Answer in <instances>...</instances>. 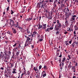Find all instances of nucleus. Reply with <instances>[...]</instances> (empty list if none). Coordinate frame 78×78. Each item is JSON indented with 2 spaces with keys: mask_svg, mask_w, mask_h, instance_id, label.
Instances as JSON below:
<instances>
[{
  "mask_svg": "<svg viewBox=\"0 0 78 78\" xmlns=\"http://www.w3.org/2000/svg\"><path fill=\"white\" fill-rule=\"evenodd\" d=\"M57 22V20H55L53 21V23L55 24L56 23V22Z\"/></svg>",
  "mask_w": 78,
  "mask_h": 78,
  "instance_id": "41",
  "label": "nucleus"
},
{
  "mask_svg": "<svg viewBox=\"0 0 78 78\" xmlns=\"http://www.w3.org/2000/svg\"><path fill=\"white\" fill-rule=\"evenodd\" d=\"M74 46H75V44H72V47L73 48H74Z\"/></svg>",
  "mask_w": 78,
  "mask_h": 78,
  "instance_id": "32",
  "label": "nucleus"
},
{
  "mask_svg": "<svg viewBox=\"0 0 78 78\" xmlns=\"http://www.w3.org/2000/svg\"><path fill=\"white\" fill-rule=\"evenodd\" d=\"M66 12H69V9H68V8L67 9V8H65V11H66Z\"/></svg>",
  "mask_w": 78,
  "mask_h": 78,
  "instance_id": "18",
  "label": "nucleus"
},
{
  "mask_svg": "<svg viewBox=\"0 0 78 78\" xmlns=\"http://www.w3.org/2000/svg\"><path fill=\"white\" fill-rule=\"evenodd\" d=\"M42 27H43L40 24H39V26L38 27V29H41V28H42Z\"/></svg>",
  "mask_w": 78,
  "mask_h": 78,
  "instance_id": "19",
  "label": "nucleus"
},
{
  "mask_svg": "<svg viewBox=\"0 0 78 78\" xmlns=\"http://www.w3.org/2000/svg\"><path fill=\"white\" fill-rule=\"evenodd\" d=\"M78 66L77 63L76 62V63L75 64V66Z\"/></svg>",
  "mask_w": 78,
  "mask_h": 78,
  "instance_id": "57",
  "label": "nucleus"
},
{
  "mask_svg": "<svg viewBox=\"0 0 78 78\" xmlns=\"http://www.w3.org/2000/svg\"><path fill=\"white\" fill-rule=\"evenodd\" d=\"M37 34V32L36 31H34L33 32V34H34V35H35Z\"/></svg>",
  "mask_w": 78,
  "mask_h": 78,
  "instance_id": "27",
  "label": "nucleus"
},
{
  "mask_svg": "<svg viewBox=\"0 0 78 78\" xmlns=\"http://www.w3.org/2000/svg\"><path fill=\"white\" fill-rule=\"evenodd\" d=\"M17 46V43L14 44V45H13V47H16Z\"/></svg>",
  "mask_w": 78,
  "mask_h": 78,
  "instance_id": "36",
  "label": "nucleus"
},
{
  "mask_svg": "<svg viewBox=\"0 0 78 78\" xmlns=\"http://www.w3.org/2000/svg\"><path fill=\"white\" fill-rule=\"evenodd\" d=\"M53 0H49V2L51 3V2H53Z\"/></svg>",
  "mask_w": 78,
  "mask_h": 78,
  "instance_id": "42",
  "label": "nucleus"
},
{
  "mask_svg": "<svg viewBox=\"0 0 78 78\" xmlns=\"http://www.w3.org/2000/svg\"><path fill=\"white\" fill-rule=\"evenodd\" d=\"M64 62H62V66H64Z\"/></svg>",
  "mask_w": 78,
  "mask_h": 78,
  "instance_id": "56",
  "label": "nucleus"
},
{
  "mask_svg": "<svg viewBox=\"0 0 78 78\" xmlns=\"http://www.w3.org/2000/svg\"><path fill=\"white\" fill-rule=\"evenodd\" d=\"M65 20H65L66 21H65V23L66 24L67 23V22H68V21L66 19V18H65Z\"/></svg>",
  "mask_w": 78,
  "mask_h": 78,
  "instance_id": "38",
  "label": "nucleus"
},
{
  "mask_svg": "<svg viewBox=\"0 0 78 78\" xmlns=\"http://www.w3.org/2000/svg\"><path fill=\"white\" fill-rule=\"evenodd\" d=\"M43 40L41 38L40 39H39V41L41 42Z\"/></svg>",
  "mask_w": 78,
  "mask_h": 78,
  "instance_id": "33",
  "label": "nucleus"
},
{
  "mask_svg": "<svg viewBox=\"0 0 78 78\" xmlns=\"http://www.w3.org/2000/svg\"><path fill=\"white\" fill-rule=\"evenodd\" d=\"M13 20H16V18L15 17H13Z\"/></svg>",
  "mask_w": 78,
  "mask_h": 78,
  "instance_id": "58",
  "label": "nucleus"
},
{
  "mask_svg": "<svg viewBox=\"0 0 78 78\" xmlns=\"http://www.w3.org/2000/svg\"><path fill=\"white\" fill-rule=\"evenodd\" d=\"M7 33H8V34H9V35L11 34V33H10V32L9 31H8Z\"/></svg>",
  "mask_w": 78,
  "mask_h": 78,
  "instance_id": "55",
  "label": "nucleus"
},
{
  "mask_svg": "<svg viewBox=\"0 0 78 78\" xmlns=\"http://www.w3.org/2000/svg\"><path fill=\"white\" fill-rule=\"evenodd\" d=\"M47 76V74L46 73H45L44 74H43V77H45V76Z\"/></svg>",
  "mask_w": 78,
  "mask_h": 78,
  "instance_id": "39",
  "label": "nucleus"
},
{
  "mask_svg": "<svg viewBox=\"0 0 78 78\" xmlns=\"http://www.w3.org/2000/svg\"><path fill=\"white\" fill-rule=\"evenodd\" d=\"M44 69H46L47 68V67L46 66H44Z\"/></svg>",
  "mask_w": 78,
  "mask_h": 78,
  "instance_id": "62",
  "label": "nucleus"
},
{
  "mask_svg": "<svg viewBox=\"0 0 78 78\" xmlns=\"http://www.w3.org/2000/svg\"><path fill=\"white\" fill-rule=\"evenodd\" d=\"M53 29V27H51L50 28H49V29H50V30H52Z\"/></svg>",
  "mask_w": 78,
  "mask_h": 78,
  "instance_id": "34",
  "label": "nucleus"
},
{
  "mask_svg": "<svg viewBox=\"0 0 78 78\" xmlns=\"http://www.w3.org/2000/svg\"><path fill=\"white\" fill-rule=\"evenodd\" d=\"M26 7L25 6L23 7V10L21 11V12L22 13L24 12H25V10L26 9Z\"/></svg>",
  "mask_w": 78,
  "mask_h": 78,
  "instance_id": "9",
  "label": "nucleus"
},
{
  "mask_svg": "<svg viewBox=\"0 0 78 78\" xmlns=\"http://www.w3.org/2000/svg\"><path fill=\"white\" fill-rule=\"evenodd\" d=\"M71 28H69V30H68V31H69L70 32L73 31V29H70Z\"/></svg>",
  "mask_w": 78,
  "mask_h": 78,
  "instance_id": "20",
  "label": "nucleus"
},
{
  "mask_svg": "<svg viewBox=\"0 0 78 78\" xmlns=\"http://www.w3.org/2000/svg\"><path fill=\"white\" fill-rule=\"evenodd\" d=\"M46 26H47V24H43V26L42 27V29H46L47 28V27H46Z\"/></svg>",
  "mask_w": 78,
  "mask_h": 78,
  "instance_id": "7",
  "label": "nucleus"
},
{
  "mask_svg": "<svg viewBox=\"0 0 78 78\" xmlns=\"http://www.w3.org/2000/svg\"><path fill=\"white\" fill-rule=\"evenodd\" d=\"M57 24H61V23H59V20H57Z\"/></svg>",
  "mask_w": 78,
  "mask_h": 78,
  "instance_id": "45",
  "label": "nucleus"
},
{
  "mask_svg": "<svg viewBox=\"0 0 78 78\" xmlns=\"http://www.w3.org/2000/svg\"><path fill=\"white\" fill-rule=\"evenodd\" d=\"M72 41H69V44H71V43H72Z\"/></svg>",
  "mask_w": 78,
  "mask_h": 78,
  "instance_id": "50",
  "label": "nucleus"
},
{
  "mask_svg": "<svg viewBox=\"0 0 78 78\" xmlns=\"http://www.w3.org/2000/svg\"><path fill=\"white\" fill-rule=\"evenodd\" d=\"M19 22H17V23H16V24L15 25L14 24V25H15V27H18V25H19Z\"/></svg>",
  "mask_w": 78,
  "mask_h": 78,
  "instance_id": "15",
  "label": "nucleus"
},
{
  "mask_svg": "<svg viewBox=\"0 0 78 78\" xmlns=\"http://www.w3.org/2000/svg\"><path fill=\"white\" fill-rule=\"evenodd\" d=\"M16 69L14 68L13 69V71H12V73H13V74L17 73H16Z\"/></svg>",
  "mask_w": 78,
  "mask_h": 78,
  "instance_id": "11",
  "label": "nucleus"
},
{
  "mask_svg": "<svg viewBox=\"0 0 78 78\" xmlns=\"http://www.w3.org/2000/svg\"><path fill=\"white\" fill-rule=\"evenodd\" d=\"M55 34H56V35H59V31H56V32L55 33Z\"/></svg>",
  "mask_w": 78,
  "mask_h": 78,
  "instance_id": "24",
  "label": "nucleus"
},
{
  "mask_svg": "<svg viewBox=\"0 0 78 78\" xmlns=\"http://www.w3.org/2000/svg\"><path fill=\"white\" fill-rule=\"evenodd\" d=\"M9 7H8V8H6V10L7 11H9Z\"/></svg>",
  "mask_w": 78,
  "mask_h": 78,
  "instance_id": "43",
  "label": "nucleus"
},
{
  "mask_svg": "<svg viewBox=\"0 0 78 78\" xmlns=\"http://www.w3.org/2000/svg\"><path fill=\"white\" fill-rule=\"evenodd\" d=\"M19 30H20L21 32H22L23 31V28H22L20 27H19Z\"/></svg>",
  "mask_w": 78,
  "mask_h": 78,
  "instance_id": "16",
  "label": "nucleus"
},
{
  "mask_svg": "<svg viewBox=\"0 0 78 78\" xmlns=\"http://www.w3.org/2000/svg\"><path fill=\"white\" fill-rule=\"evenodd\" d=\"M11 67L13 66V65L12 64H11Z\"/></svg>",
  "mask_w": 78,
  "mask_h": 78,
  "instance_id": "63",
  "label": "nucleus"
},
{
  "mask_svg": "<svg viewBox=\"0 0 78 78\" xmlns=\"http://www.w3.org/2000/svg\"><path fill=\"white\" fill-rule=\"evenodd\" d=\"M68 58H69L71 59V57H70V55H68Z\"/></svg>",
  "mask_w": 78,
  "mask_h": 78,
  "instance_id": "48",
  "label": "nucleus"
},
{
  "mask_svg": "<svg viewBox=\"0 0 78 78\" xmlns=\"http://www.w3.org/2000/svg\"><path fill=\"white\" fill-rule=\"evenodd\" d=\"M72 66H71V64H69V65H68V69H70V68H72Z\"/></svg>",
  "mask_w": 78,
  "mask_h": 78,
  "instance_id": "17",
  "label": "nucleus"
},
{
  "mask_svg": "<svg viewBox=\"0 0 78 78\" xmlns=\"http://www.w3.org/2000/svg\"><path fill=\"white\" fill-rule=\"evenodd\" d=\"M10 23H9V24L11 26V27L14 26V22L11 19L10 20Z\"/></svg>",
  "mask_w": 78,
  "mask_h": 78,
  "instance_id": "1",
  "label": "nucleus"
},
{
  "mask_svg": "<svg viewBox=\"0 0 78 78\" xmlns=\"http://www.w3.org/2000/svg\"><path fill=\"white\" fill-rule=\"evenodd\" d=\"M73 24H72L70 25V27H69V28H72L73 27Z\"/></svg>",
  "mask_w": 78,
  "mask_h": 78,
  "instance_id": "25",
  "label": "nucleus"
},
{
  "mask_svg": "<svg viewBox=\"0 0 78 78\" xmlns=\"http://www.w3.org/2000/svg\"><path fill=\"white\" fill-rule=\"evenodd\" d=\"M42 68V66H39V69H41Z\"/></svg>",
  "mask_w": 78,
  "mask_h": 78,
  "instance_id": "47",
  "label": "nucleus"
},
{
  "mask_svg": "<svg viewBox=\"0 0 78 78\" xmlns=\"http://www.w3.org/2000/svg\"><path fill=\"white\" fill-rule=\"evenodd\" d=\"M34 70L35 71H38V69H37V67H34Z\"/></svg>",
  "mask_w": 78,
  "mask_h": 78,
  "instance_id": "10",
  "label": "nucleus"
},
{
  "mask_svg": "<svg viewBox=\"0 0 78 78\" xmlns=\"http://www.w3.org/2000/svg\"><path fill=\"white\" fill-rule=\"evenodd\" d=\"M32 18H28V20H27V21L30 22V21L32 20Z\"/></svg>",
  "mask_w": 78,
  "mask_h": 78,
  "instance_id": "31",
  "label": "nucleus"
},
{
  "mask_svg": "<svg viewBox=\"0 0 78 78\" xmlns=\"http://www.w3.org/2000/svg\"><path fill=\"white\" fill-rule=\"evenodd\" d=\"M76 17V15H75L72 16V18H71V21H72L74 22L75 21V18Z\"/></svg>",
  "mask_w": 78,
  "mask_h": 78,
  "instance_id": "3",
  "label": "nucleus"
},
{
  "mask_svg": "<svg viewBox=\"0 0 78 78\" xmlns=\"http://www.w3.org/2000/svg\"><path fill=\"white\" fill-rule=\"evenodd\" d=\"M39 77H40V76L38 75V74H37V76H36V78H38Z\"/></svg>",
  "mask_w": 78,
  "mask_h": 78,
  "instance_id": "35",
  "label": "nucleus"
},
{
  "mask_svg": "<svg viewBox=\"0 0 78 78\" xmlns=\"http://www.w3.org/2000/svg\"><path fill=\"white\" fill-rule=\"evenodd\" d=\"M33 37H27V40L28 41H29L30 40L31 41H33Z\"/></svg>",
  "mask_w": 78,
  "mask_h": 78,
  "instance_id": "6",
  "label": "nucleus"
},
{
  "mask_svg": "<svg viewBox=\"0 0 78 78\" xmlns=\"http://www.w3.org/2000/svg\"><path fill=\"white\" fill-rule=\"evenodd\" d=\"M5 76L6 77H7V78L8 77V76L7 74H5Z\"/></svg>",
  "mask_w": 78,
  "mask_h": 78,
  "instance_id": "44",
  "label": "nucleus"
},
{
  "mask_svg": "<svg viewBox=\"0 0 78 78\" xmlns=\"http://www.w3.org/2000/svg\"><path fill=\"white\" fill-rule=\"evenodd\" d=\"M64 5H62V9H64Z\"/></svg>",
  "mask_w": 78,
  "mask_h": 78,
  "instance_id": "52",
  "label": "nucleus"
},
{
  "mask_svg": "<svg viewBox=\"0 0 78 78\" xmlns=\"http://www.w3.org/2000/svg\"><path fill=\"white\" fill-rule=\"evenodd\" d=\"M66 59V58L65 57H63V59H62V62H64L65 61Z\"/></svg>",
  "mask_w": 78,
  "mask_h": 78,
  "instance_id": "21",
  "label": "nucleus"
},
{
  "mask_svg": "<svg viewBox=\"0 0 78 78\" xmlns=\"http://www.w3.org/2000/svg\"><path fill=\"white\" fill-rule=\"evenodd\" d=\"M57 27H62L61 23L57 24Z\"/></svg>",
  "mask_w": 78,
  "mask_h": 78,
  "instance_id": "22",
  "label": "nucleus"
},
{
  "mask_svg": "<svg viewBox=\"0 0 78 78\" xmlns=\"http://www.w3.org/2000/svg\"><path fill=\"white\" fill-rule=\"evenodd\" d=\"M65 44H66V46H67L69 45V44L68 43H65Z\"/></svg>",
  "mask_w": 78,
  "mask_h": 78,
  "instance_id": "49",
  "label": "nucleus"
},
{
  "mask_svg": "<svg viewBox=\"0 0 78 78\" xmlns=\"http://www.w3.org/2000/svg\"><path fill=\"white\" fill-rule=\"evenodd\" d=\"M44 6L45 5H43V4H42V5H41V6L40 7L41 8H43L44 9Z\"/></svg>",
  "mask_w": 78,
  "mask_h": 78,
  "instance_id": "23",
  "label": "nucleus"
},
{
  "mask_svg": "<svg viewBox=\"0 0 78 78\" xmlns=\"http://www.w3.org/2000/svg\"><path fill=\"white\" fill-rule=\"evenodd\" d=\"M37 7L38 8H40L41 7V3H37Z\"/></svg>",
  "mask_w": 78,
  "mask_h": 78,
  "instance_id": "14",
  "label": "nucleus"
},
{
  "mask_svg": "<svg viewBox=\"0 0 78 78\" xmlns=\"http://www.w3.org/2000/svg\"><path fill=\"white\" fill-rule=\"evenodd\" d=\"M1 69L2 70H3L4 69V68H3L1 67Z\"/></svg>",
  "mask_w": 78,
  "mask_h": 78,
  "instance_id": "59",
  "label": "nucleus"
},
{
  "mask_svg": "<svg viewBox=\"0 0 78 78\" xmlns=\"http://www.w3.org/2000/svg\"><path fill=\"white\" fill-rule=\"evenodd\" d=\"M54 5H54V7H56L57 5L56 4H54Z\"/></svg>",
  "mask_w": 78,
  "mask_h": 78,
  "instance_id": "60",
  "label": "nucleus"
},
{
  "mask_svg": "<svg viewBox=\"0 0 78 78\" xmlns=\"http://www.w3.org/2000/svg\"><path fill=\"white\" fill-rule=\"evenodd\" d=\"M77 42L76 41H74V42L72 44H76V45H77Z\"/></svg>",
  "mask_w": 78,
  "mask_h": 78,
  "instance_id": "29",
  "label": "nucleus"
},
{
  "mask_svg": "<svg viewBox=\"0 0 78 78\" xmlns=\"http://www.w3.org/2000/svg\"><path fill=\"white\" fill-rule=\"evenodd\" d=\"M52 18V16H50V17H49V18H48V19H49V20H51Z\"/></svg>",
  "mask_w": 78,
  "mask_h": 78,
  "instance_id": "40",
  "label": "nucleus"
},
{
  "mask_svg": "<svg viewBox=\"0 0 78 78\" xmlns=\"http://www.w3.org/2000/svg\"><path fill=\"white\" fill-rule=\"evenodd\" d=\"M4 55H6V53L5 52H4Z\"/></svg>",
  "mask_w": 78,
  "mask_h": 78,
  "instance_id": "54",
  "label": "nucleus"
},
{
  "mask_svg": "<svg viewBox=\"0 0 78 78\" xmlns=\"http://www.w3.org/2000/svg\"><path fill=\"white\" fill-rule=\"evenodd\" d=\"M34 34H32V35H31V37H34Z\"/></svg>",
  "mask_w": 78,
  "mask_h": 78,
  "instance_id": "61",
  "label": "nucleus"
},
{
  "mask_svg": "<svg viewBox=\"0 0 78 78\" xmlns=\"http://www.w3.org/2000/svg\"><path fill=\"white\" fill-rule=\"evenodd\" d=\"M64 0H59L58 2V5H60L62 4V3L64 2Z\"/></svg>",
  "mask_w": 78,
  "mask_h": 78,
  "instance_id": "2",
  "label": "nucleus"
},
{
  "mask_svg": "<svg viewBox=\"0 0 78 78\" xmlns=\"http://www.w3.org/2000/svg\"><path fill=\"white\" fill-rule=\"evenodd\" d=\"M73 78H76V76H73Z\"/></svg>",
  "mask_w": 78,
  "mask_h": 78,
  "instance_id": "64",
  "label": "nucleus"
},
{
  "mask_svg": "<svg viewBox=\"0 0 78 78\" xmlns=\"http://www.w3.org/2000/svg\"><path fill=\"white\" fill-rule=\"evenodd\" d=\"M27 33L28 34H30V30L29 29H27Z\"/></svg>",
  "mask_w": 78,
  "mask_h": 78,
  "instance_id": "13",
  "label": "nucleus"
},
{
  "mask_svg": "<svg viewBox=\"0 0 78 78\" xmlns=\"http://www.w3.org/2000/svg\"><path fill=\"white\" fill-rule=\"evenodd\" d=\"M61 27H57V25H55V30H56V31H58Z\"/></svg>",
  "mask_w": 78,
  "mask_h": 78,
  "instance_id": "4",
  "label": "nucleus"
},
{
  "mask_svg": "<svg viewBox=\"0 0 78 78\" xmlns=\"http://www.w3.org/2000/svg\"><path fill=\"white\" fill-rule=\"evenodd\" d=\"M50 29H49V28H48L47 29H45V32H47V31H49L50 30Z\"/></svg>",
  "mask_w": 78,
  "mask_h": 78,
  "instance_id": "28",
  "label": "nucleus"
},
{
  "mask_svg": "<svg viewBox=\"0 0 78 78\" xmlns=\"http://www.w3.org/2000/svg\"><path fill=\"white\" fill-rule=\"evenodd\" d=\"M12 30L13 31V33L15 34L17 33L16 29H14L13 28H12Z\"/></svg>",
  "mask_w": 78,
  "mask_h": 78,
  "instance_id": "12",
  "label": "nucleus"
},
{
  "mask_svg": "<svg viewBox=\"0 0 78 78\" xmlns=\"http://www.w3.org/2000/svg\"><path fill=\"white\" fill-rule=\"evenodd\" d=\"M20 53V52H16V55H19Z\"/></svg>",
  "mask_w": 78,
  "mask_h": 78,
  "instance_id": "51",
  "label": "nucleus"
},
{
  "mask_svg": "<svg viewBox=\"0 0 78 78\" xmlns=\"http://www.w3.org/2000/svg\"><path fill=\"white\" fill-rule=\"evenodd\" d=\"M58 57L59 58H62V52H60V55H59Z\"/></svg>",
  "mask_w": 78,
  "mask_h": 78,
  "instance_id": "30",
  "label": "nucleus"
},
{
  "mask_svg": "<svg viewBox=\"0 0 78 78\" xmlns=\"http://www.w3.org/2000/svg\"><path fill=\"white\" fill-rule=\"evenodd\" d=\"M55 60H57L59 62V63H60L61 62V58H57L56 57L55 58Z\"/></svg>",
  "mask_w": 78,
  "mask_h": 78,
  "instance_id": "5",
  "label": "nucleus"
},
{
  "mask_svg": "<svg viewBox=\"0 0 78 78\" xmlns=\"http://www.w3.org/2000/svg\"><path fill=\"white\" fill-rule=\"evenodd\" d=\"M67 33H68V32H64V34H67Z\"/></svg>",
  "mask_w": 78,
  "mask_h": 78,
  "instance_id": "46",
  "label": "nucleus"
},
{
  "mask_svg": "<svg viewBox=\"0 0 78 78\" xmlns=\"http://www.w3.org/2000/svg\"><path fill=\"white\" fill-rule=\"evenodd\" d=\"M31 48H34V45H31Z\"/></svg>",
  "mask_w": 78,
  "mask_h": 78,
  "instance_id": "53",
  "label": "nucleus"
},
{
  "mask_svg": "<svg viewBox=\"0 0 78 78\" xmlns=\"http://www.w3.org/2000/svg\"><path fill=\"white\" fill-rule=\"evenodd\" d=\"M11 14L12 15L14 13V12H13L12 10H11Z\"/></svg>",
  "mask_w": 78,
  "mask_h": 78,
  "instance_id": "37",
  "label": "nucleus"
},
{
  "mask_svg": "<svg viewBox=\"0 0 78 78\" xmlns=\"http://www.w3.org/2000/svg\"><path fill=\"white\" fill-rule=\"evenodd\" d=\"M28 46V42L27 41H26L25 42V46H24V47H27Z\"/></svg>",
  "mask_w": 78,
  "mask_h": 78,
  "instance_id": "8",
  "label": "nucleus"
},
{
  "mask_svg": "<svg viewBox=\"0 0 78 78\" xmlns=\"http://www.w3.org/2000/svg\"><path fill=\"white\" fill-rule=\"evenodd\" d=\"M58 2V0H55V1L54 2V3L53 5H55V4L57 3Z\"/></svg>",
  "mask_w": 78,
  "mask_h": 78,
  "instance_id": "26",
  "label": "nucleus"
}]
</instances>
